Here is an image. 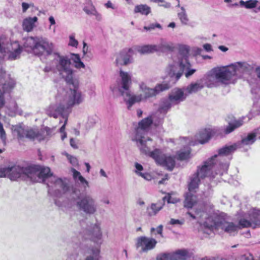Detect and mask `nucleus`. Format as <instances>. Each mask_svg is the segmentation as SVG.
Segmentation results:
<instances>
[{"mask_svg":"<svg viewBox=\"0 0 260 260\" xmlns=\"http://www.w3.org/2000/svg\"><path fill=\"white\" fill-rule=\"evenodd\" d=\"M120 93L123 97L124 102L127 105V108L128 109H129L134 104L144 101L142 98V95H140V94H133L131 93L130 90L124 91L120 89Z\"/></svg>","mask_w":260,"mask_h":260,"instance_id":"obj_18","label":"nucleus"},{"mask_svg":"<svg viewBox=\"0 0 260 260\" xmlns=\"http://www.w3.org/2000/svg\"><path fill=\"white\" fill-rule=\"evenodd\" d=\"M22 6V11L23 13H25L26 11L31 7H34V4L32 3H27L25 2H23L21 4Z\"/></svg>","mask_w":260,"mask_h":260,"instance_id":"obj_56","label":"nucleus"},{"mask_svg":"<svg viewBox=\"0 0 260 260\" xmlns=\"http://www.w3.org/2000/svg\"><path fill=\"white\" fill-rule=\"evenodd\" d=\"M83 10L87 15L94 16L97 20H101V15L96 11L95 8L92 5L85 7Z\"/></svg>","mask_w":260,"mask_h":260,"instance_id":"obj_33","label":"nucleus"},{"mask_svg":"<svg viewBox=\"0 0 260 260\" xmlns=\"http://www.w3.org/2000/svg\"><path fill=\"white\" fill-rule=\"evenodd\" d=\"M54 49V45L46 38H38L37 47L34 49V54L37 55H49L52 54Z\"/></svg>","mask_w":260,"mask_h":260,"instance_id":"obj_14","label":"nucleus"},{"mask_svg":"<svg viewBox=\"0 0 260 260\" xmlns=\"http://www.w3.org/2000/svg\"><path fill=\"white\" fill-rule=\"evenodd\" d=\"M204 226L207 230L205 231V233L208 234H210L214 230H221L230 235H234L239 229L238 225L233 222L228 221L221 215L209 217L204 222Z\"/></svg>","mask_w":260,"mask_h":260,"instance_id":"obj_4","label":"nucleus"},{"mask_svg":"<svg viewBox=\"0 0 260 260\" xmlns=\"http://www.w3.org/2000/svg\"><path fill=\"white\" fill-rule=\"evenodd\" d=\"M68 159L69 160L70 163L74 166H76L78 164V160L77 159L73 156H71L70 155L67 154V155Z\"/></svg>","mask_w":260,"mask_h":260,"instance_id":"obj_55","label":"nucleus"},{"mask_svg":"<svg viewBox=\"0 0 260 260\" xmlns=\"http://www.w3.org/2000/svg\"><path fill=\"white\" fill-rule=\"evenodd\" d=\"M238 148V144H234L230 146H225L218 150V154H215L211 158L217 162V160H221L224 156H226L233 153Z\"/></svg>","mask_w":260,"mask_h":260,"instance_id":"obj_20","label":"nucleus"},{"mask_svg":"<svg viewBox=\"0 0 260 260\" xmlns=\"http://www.w3.org/2000/svg\"><path fill=\"white\" fill-rule=\"evenodd\" d=\"M204 87L203 79H200L195 82H192L186 87H184L187 95L196 93L202 89Z\"/></svg>","mask_w":260,"mask_h":260,"instance_id":"obj_22","label":"nucleus"},{"mask_svg":"<svg viewBox=\"0 0 260 260\" xmlns=\"http://www.w3.org/2000/svg\"><path fill=\"white\" fill-rule=\"evenodd\" d=\"M28 171L29 178L32 182H45L48 180L50 184L47 183V185L49 191H54L56 196L59 194L56 191L59 192V193H64L69 190V180L67 178L62 179L53 176L49 167L37 165L29 166Z\"/></svg>","mask_w":260,"mask_h":260,"instance_id":"obj_3","label":"nucleus"},{"mask_svg":"<svg viewBox=\"0 0 260 260\" xmlns=\"http://www.w3.org/2000/svg\"><path fill=\"white\" fill-rule=\"evenodd\" d=\"M116 61L117 65H127L132 62V58L128 53L122 52L117 56Z\"/></svg>","mask_w":260,"mask_h":260,"instance_id":"obj_26","label":"nucleus"},{"mask_svg":"<svg viewBox=\"0 0 260 260\" xmlns=\"http://www.w3.org/2000/svg\"><path fill=\"white\" fill-rule=\"evenodd\" d=\"M184 223V220L183 219H175L173 218H171L170 221V224L173 225H181Z\"/></svg>","mask_w":260,"mask_h":260,"instance_id":"obj_51","label":"nucleus"},{"mask_svg":"<svg viewBox=\"0 0 260 260\" xmlns=\"http://www.w3.org/2000/svg\"><path fill=\"white\" fill-rule=\"evenodd\" d=\"M15 84V80L10 75L6 74L3 69L0 70V109L5 103L3 94L13 88Z\"/></svg>","mask_w":260,"mask_h":260,"instance_id":"obj_10","label":"nucleus"},{"mask_svg":"<svg viewBox=\"0 0 260 260\" xmlns=\"http://www.w3.org/2000/svg\"><path fill=\"white\" fill-rule=\"evenodd\" d=\"M121 78L120 85L118 87V90L120 92V89L127 91L129 90V87L132 84L131 76L127 73L123 71H120Z\"/></svg>","mask_w":260,"mask_h":260,"instance_id":"obj_21","label":"nucleus"},{"mask_svg":"<svg viewBox=\"0 0 260 260\" xmlns=\"http://www.w3.org/2000/svg\"><path fill=\"white\" fill-rule=\"evenodd\" d=\"M162 229L163 226L162 225H159L156 229L157 233L160 235L161 237H163Z\"/></svg>","mask_w":260,"mask_h":260,"instance_id":"obj_62","label":"nucleus"},{"mask_svg":"<svg viewBox=\"0 0 260 260\" xmlns=\"http://www.w3.org/2000/svg\"><path fill=\"white\" fill-rule=\"evenodd\" d=\"M180 9L181 12L178 13V17L182 24L187 25L189 21V18L187 16L186 10L183 7H181Z\"/></svg>","mask_w":260,"mask_h":260,"instance_id":"obj_42","label":"nucleus"},{"mask_svg":"<svg viewBox=\"0 0 260 260\" xmlns=\"http://www.w3.org/2000/svg\"><path fill=\"white\" fill-rule=\"evenodd\" d=\"M158 28L161 29V26L159 23L151 24L148 26H144V29L147 31H151L155 29V28Z\"/></svg>","mask_w":260,"mask_h":260,"instance_id":"obj_50","label":"nucleus"},{"mask_svg":"<svg viewBox=\"0 0 260 260\" xmlns=\"http://www.w3.org/2000/svg\"><path fill=\"white\" fill-rule=\"evenodd\" d=\"M12 129L13 134L20 139L26 138L31 140L41 141L45 138L43 132L37 128L24 129L22 126L17 125L13 126Z\"/></svg>","mask_w":260,"mask_h":260,"instance_id":"obj_8","label":"nucleus"},{"mask_svg":"<svg viewBox=\"0 0 260 260\" xmlns=\"http://www.w3.org/2000/svg\"><path fill=\"white\" fill-rule=\"evenodd\" d=\"M217 165L216 161L213 160V158H210L204 162V165L201 167H198L197 172V174L200 178H204L206 177H214V174L212 170Z\"/></svg>","mask_w":260,"mask_h":260,"instance_id":"obj_16","label":"nucleus"},{"mask_svg":"<svg viewBox=\"0 0 260 260\" xmlns=\"http://www.w3.org/2000/svg\"><path fill=\"white\" fill-rule=\"evenodd\" d=\"M38 18L35 16L33 17H27L24 18L22 22V27L24 31L27 32L31 31L36 27L35 23L37 22Z\"/></svg>","mask_w":260,"mask_h":260,"instance_id":"obj_23","label":"nucleus"},{"mask_svg":"<svg viewBox=\"0 0 260 260\" xmlns=\"http://www.w3.org/2000/svg\"><path fill=\"white\" fill-rule=\"evenodd\" d=\"M29 167L23 168L17 165L0 169V177H7L12 180H15L19 178L24 179L29 178Z\"/></svg>","mask_w":260,"mask_h":260,"instance_id":"obj_7","label":"nucleus"},{"mask_svg":"<svg viewBox=\"0 0 260 260\" xmlns=\"http://www.w3.org/2000/svg\"><path fill=\"white\" fill-rule=\"evenodd\" d=\"M192 192L189 191L185 196L184 205V207L188 208H191L197 202L196 196L194 195Z\"/></svg>","mask_w":260,"mask_h":260,"instance_id":"obj_29","label":"nucleus"},{"mask_svg":"<svg viewBox=\"0 0 260 260\" xmlns=\"http://www.w3.org/2000/svg\"><path fill=\"white\" fill-rule=\"evenodd\" d=\"M254 69L253 63L247 61H239L229 66H217L208 73L206 86L208 88L216 87L220 85H228L234 83V76L241 77L244 74L249 73Z\"/></svg>","mask_w":260,"mask_h":260,"instance_id":"obj_1","label":"nucleus"},{"mask_svg":"<svg viewBox=\"0 0 260 260\" xmlns=\"http://www.w3.org/2000/svg\"><path fill=\"white\" fill-rule=\"evenodd\" d=\"M258 3V2L257 0H248L247 1L241 0L239 2V5L245 9H251L256 8Z\"/></svg>","mask_w":260,"mask_h":260,"instance_id":"obj_40","label":"nucleus"},{"mask_svg":"<svg viewBox=\"0 0 260 260\" xmlns=\"http://www.w3.org/2000/svg\"><path fill=\"white\" fill-rule=\"evenodd\" d=\"M0 139L2 140L4 145H6V134L4 129L3 124L0 122Z\"/></svg>","mask_w":260,"mask_h":260,"instance_id":"obj_47","label":"nucleus"},{"mask_svg":"<svg viewBox=\"0 0 260 260\" xmlns=\"http://www.w3.org/2000/svg\"><path fill=\"white\" fill-rule=\"evenodd\" d=\"M160 46H156L154 45H148L143 46H139L137 48V51L141 54H145L152 53L154 51H157V50L160 49Z\"/></svg>","mask_w":260,"mask_h":260,"instance_id":"obj_25","label":"nucleus"},{"mask_svg":"<svg viewBox=\"0 0 260 260\" xmlns=\"http://www.w3.org/2000/svg\"><path fill=\"white\" fill-rule=\"evenodd\" d=\"M169 253L172 260H186L188 254L185 249L178 250L175 252Z\"/></svg>","mask_w":260,"mask_h":260,"instance_id":"obj_31","label":"nucleus"},{"mask_svg":"<svg viewBox=\"0 0 260 260\" xmlns=\"http://www.w3.org/2000/svg\"><path fill=\"white\" fill-rule=\"evenodd\" d=\"M189 67L190 64L185 56L178 62H174L169 66L168 73L171 77H175L176 80H178L185 70L188 69Z\"/></svg>","mask_w":260,"mask_h":260,"instance_id":"obj_12","label":"nucleus"},{"mask_svg":"<svg viewBox=\"0 0 260 260\" xmlns=\"http://www.w3.org/2000/svg\"><path fill=\"white\" fill-rule=\"evenodd\" d=\"M254 71L257 77L260 79V66H256L254 68Z\"/></svg>","mask_w":260,"mask_h":260,"instance_id":"obj_63","label":"nucleus"},{"mask_svg":"<svg viewBox=\"0 0 260 260\" xmlns=\"http://www.w3.org/2000/svg\"><path fill=\"white\" fill-rule=\"evenodd\" d=\"M86 233L92 238H95L96 240H100L102 237V232L99 224H94L91 230H86Z\"/></svg>","mask_w":260,"mask_h":260,"instance_id":"obj_27","label":"nucleus"},{"mask_svg":"<svg viewBox=\"0 0 260 260\" xmlns=\"http://www.w3.org/2000/svg\"><path fill=\"white\" fill-rule=\"evenodd\" d=\"M96 123L95 119L92 116H89L84 122V127L86 131H88L94 127Z\"/></svg>","mask_w":260,"mask_h":260,"instance_id":"obj_44","label":"nucleus"},{"mask_svg":"<svg viewBox=\"0 0 260 260\" xmlns=\"http://www.w3.org/2000/svg\"><path fill=\"white\" fill-rule=\"evenodd\" d=\"M67 121H68V119L67 118H66V120H64V122L63 124L61 126V127L59 129L60 133H61V138L62 140H63L65 138H67V136L66 133L64 132L65 127H66V125L67 123Z\"/></svg>","mask_w":260,"mask_h":260,"instance_id":"obj_48","label":"nucleus"},{"mask_svg":"<svg viewBox=\"0 0 260 260\" xmlns=\"http://www.w3.org/2000/svg\"><path fill=\"white\" fill-rule=\"evenodd\" d=\"M157 260H172L170 253H163L157 257Z\"/></svg>","mask_w":260,"mask_h":260,"instance_id":"obj_54","label":"nucleus"},{"mask_svg":"<svg viewBox=\"0 0 260 260\" xmlns=\"http://www.w3.org/2000/svg\"><path fill=\"white\" fill-rule=\"evenodd\" d=\"M73 178L76 182L79 181L84 188L89 186L88 182L81 175V173L74 168L71 169Z\"/></svg>","mask_w":260,"mask_h":260,"instance_id":"obj_30","label":"nucleus"},{"mask_svg":"<svg viewBox=\"0 0 260 260\" xmlns=\"http://www.w3.org/2000/svg\"><path fill=\"white\" fill-rule=\"evenodd\" d=\"M135 167L136 168V170L135 171V173L137 175H139V174L141 173V171H142L143 170V166L138 163V162H135Z\"/></svg>","mask_w":260,"mask_h":260,"instance_id":"obj_57","label":"nucleus"},{"mask_svg":"<svg viewBox=\"0 0 260 260\" xmlns=\"http://www.w3.org/2000/svg\"><path fill=\"white\" fill-rule=\"evenodd\" d=\"M162 206L163 205L161 204L152 203L150 207L147 208L148 215L150 216H155L162 209Z\"/></svg>","mask_w":260,"mask_h":260,"instance_id":"obj_38","label":"nucleus"},{"mask_svg":"<svg viewBox=\"0 0 260 260\" xmlns=\"http://www.w3.org/2000/svg\"><path fill=\"white\" fill-rule=\"evenodd\" d=\"M152 122V116H149L140 121L136 130V135L133 140L136 142L142 153L151 157L157 164L166 167L171 171L175 164V159L173 157L163 154L159 149H156L153 151H150V143L152 142V139L145 136Z\"/></svg>","mask_w":260,"mask_h":260,"instance_id":"obj_2","label":"nucleus"},{"mask_svg":"<svg viewBox=\"0 0 260 260\" xmlns=\"http://www.w3.org/2000/svg\"><path fill=\"white\" fill-rule=\"evenodd\" d=\"M185 71H186L187 72L185 73V76L186 78H188L190 76H191L192 75H193L195 72V69H190V67H189L188 69H185Z\"/></svg>","mask_w":260,"mask_h":260,"instance_id":"obj_60","label":"nucleus"},{"mask_svg":"<svg viewBox=\"0 0 260 260\" xmlns=\"http://www.w3.org/2000/svg\"><path fill=\"white\" fill-rule=\"evenodd\" d=\"M187 214L189 215L190 217H191L193 219H199L201 218H203V217L205 216V218L206 217L207 214L201 211H198L197 210L195 212V214L192 213L191 212L188 211Z\"/></svg>","mask_w":260,"mask_h":260,"instance_id":"obj_45","label":"nucleus"},{"mask_svg":"<svg viewBox=\"0 0 260 260\" xmlns=\"http://www.w3.org/2000/svg\"><path fill=\"white\" fill-rule=\"evenodd\" d=\"M14 45L17 48L15 49L14 51H12L9 55V58L11 60H14L18 58L22 51V49L17 43H15Z\"/></svg>","mask_w":260,"mask_h":260,"instance_id":"obj_43","label":"nucleus"},{"mask_svg":"<svg viewBox=\"0 0 260 260\" xmlns=\"http://www.w3.org/2000/svg\"><path fill=\"white\" fill-rule=\"evenodd\" d=\"M200 177L195 173L190 177V182L188 184V190L190 191H193L199 186L200 182Z\"/></svg>","mask_w":260,"mask_h":260,"instance_id":"obj_34","label":"nucleus"},{"mask_svg":"<svg viewBox=\"0 0 260 260\" xmlns=\"http://www.w3.org/2000/svg\"><path fill=\"white\" fill-rule=\"evenodd\" d=\"M100 252L97 248L89 250L84 260H99Z\"/></svg>","mask_w":260,"mask_h":260,"instance_id":"obj_37","label":"nucleus"},{"mask_svg":"<svg viewBox=\"0 0 260 260\" xmlns=\"http://www.w3.org/2000/svg\"><path fill=\"white\" fill-rule=\"evenodd\" d=\"M56 69L67 83L73 84L74 71L71 59L67 56L58 54L55 59Z\"/></svg>","mask_w":260,"mask_h":260,"instance_id":"obj_5","label":"nucleus"},{"mask_svg":"<svg viewBox=\"0 0 260 260\" xmlns=\"http://www.w3.org/2000/svg\"><path fill=\"white\" fill-rule=\"evenodd\" d=\"M156 46H160V49L157 50V51H163L165 49H168L169 48V46L168 44H167L166 42H162L161 43H160L158 45H155Z\"/></svg>","mask_w":260,"mask_h":260,"instance_id":"obj_59","label":"nucleus"},{"mask_svg":"<svg viewBox=\"0 0 260 260\" xmlns=\"http://www.w3.org/2000/svg\"><path fill=\"white\" fill-rule=\"evenodd\" d=\"M213 131L210 128L205 129L201 131L197 135V138L201 144L207 142L211 137Z\"/></svg>","mask_w":260,"mask_h":260,"instance_id":"obj_24","label":"nucleus"},{"mask_svg":"<svg viewBox=\"0 0 260 260\" xmlns=\"http://www.w3.org/2000/svg\"><path fill=\"white\" fill-rule=\"evenodd\" d=\"M157 243L154 238L141 236L136 239V247L141 252H147L154 249Z\"/></svg>","mask_w":260,"mask_h":260,"instance_id":"obj_15","label":"nucleus"},{"mask_svg":"<svg viewBox=\"0 0 260 260\" xmlns=\"http://www.w3.org/2000/svg\"><path fill=\"white\" fill-rule=\"evenodd\" d=\"M134 11L135 13H140L146 16L151 12V9L146 5L141 4L136 6Z\"/></svg>","mask_w":260,"mask_h":260,"instance_id":"obj_35","label":"nucleus"},{"mask_svg":"<svg viewBox=\"0 0 260 260\" xmlns=\"http://www.w3.org/2000/svg\"><path fill=\"white\" fill-rule=\"evenodd\" d=\"M69 45L72 47L77 48L78 46V41L75 39L73 35H71L69 37Z\"/></svg>","mask_w":260,"mask_h":260,"instance_id":"obj_49","label":"nucleus"},{"mask_svg":"<svg viewBox=\"0 0 260 260\" xmlns=\"http://www.w3.org/2000/svg\"><path fill=\"white\" fill-rule=\"evenodd\" d=\"M39 37H28L24 42V47L27 51H32L34 53V49L37 47Z\"/></svg>","mask_w":260,"mask_h":260,"instance_id":"obj_28","label":"nucleus"},{"mask_svg":"<svg viewBox=\"0 0 260 260\" xmlns=\"http://www.w3.org/2000/svg\"><path fill=\"white\" fill-rule=\"evenodd\" d=\"M174 105H175L172 102L170 98L169 97L168 99L164 100L161 102V105L159 109V111L161 113H166Z\"/></svg>","mask_w":260,"mask_h":260,"instance_id":"obj_36","label":"nucleus"},{"mask_svg":"<svg viewBox=\"0 0 260 260\" xmlns=\"http://www.w3.org/2000/svg\"><path fill=\"white\" fill-rule=\"evenodd\" d=\"M190 149L187 147L185 150H180L177 153V158L180 160H185L189 157Z\"/></svg>","mask_w":260,"mask_h":260,"instance_id":"obj_46","label":"nucleus"},{"mask_svg":"<svg viewBox=\"0 0 260 260\" xmlns=\"http://www.w3.org/2000/svg\"><path fill=\"white\" fill-rule=\"evenodd\" d=\"M139 176H140L147 181H150L152 179V176L148 173H141L139 174Z\"/></svg>","mask_w":260,"mask_h":260,"instance_id":"obj_58","label":"nucleus"},{"mask_svg":"<svg viewBox=\"0 0 260 260\" xmlns=\"http://www.w3.org/2000/svg\"><path fill=\"white\" fill-rule=\"evenodd\" d=\"M245 118H242L238 120H235L233 123L229 124V125L225 129L226 134H229L233 132L235 128L241 126L244 122L243 119Z\"/></svg>","mask_w":260,"mask_h":260,"instance_id":"obj_39","label":"nucleus"},{"mask_svg":"<svg viewBox=\"0 0 260 260\" xmlns=\"http://www.w3.org/2000/svg\"><path fill=\"white\" fill-rule=\"evenodd\" d=\"M187 96V93L185 92L184 88H175L171 91L169 95L171 101L175 105L184 101Z\"/></svg>","mask_w":260,"mask_h":260,"instance_id":"obj_19","label":"nucleus"},{"mask_svg":"<svg viewBox=\"0 0 260 260\" xmlns=\"http://www.w3.org/2000/svg\"><path fill=\"white\" fill-rule=\"evenodd\" d=\"M219 166L222 170V172H219V174H220L221 175L223 174V172H226L228 170L229 167V164L227 162L224 163L220 162ZM215 174H218V173L216 172Z\"/></svg>","mask_w":260,"mask_h":260,"instance_id":"obj_52","label":"nucleus"},{"mask_svg":"<svg viewBox=\"0 0 260 260\" xmlns=\"http://www.w3.org/2000/svg\"><path fill=\"white\" fill-rule=\"evenodd\" d=\"M70 145H71V146L73 148H75V149H76V148H78V146H77V144H76V143L75 140L74 139L71 138V139H70Z\"/></svg>","mask_w":260,"mask_h":260,"instance_id":"obj_64","label":"nucleus"},{"mask_svg":"<svg viewBox=\"0 0 260 260\" xmlns=\"http://www.w3.org/2000/svg\"><path fill=\"white\" fill-rule=\"evenodd\" d=\"M77 208L87 215H93L98 211L96 201L91 195L85 194L79 197L76 202Z\"/></svg>","mask_w":260,"mask_h":260,"instance_id":"obj_6","label":"nucleus"},{"mask_svg":"<svg viewBox=\"0 0 260 260\" xmlns=\"http://www.w3.org/2000/svg\"><path fill=\"white\" fill-rule=\"evenodd\" d=\"M56 103L50 105L46 109L47 114L50 116L56 118L59 116H61L66 120L68 119L67 115L66 113V109L67 108L66 103L62 98L60 95H57L56 97Z\"/></svg>","mask_w":260,"mask_h":260,"instance_id":"obj_11","label":"nucleus"},{"mask_svg":"<svg viewBox=\"0 0 260 260\" xmlns=\"http://www.w3.org/2000/svg\"><path fill=\"white\" fill-rule=\"evenodd\" d=\"M256 131L257 129H255L253 133L249 134L246 137L243 139L241 144L243 145H251L255 141L256 137L260 139V134H257Z\"/></svg>","mask_w":260,"mask_h":260,"instance_id":"obj_32","label":"nucleus"},{"mask_svg":"<svg viewBox=\"0 0 260 260\" xmlns=\"http://www.w3.org/2000/svg\"><path fill=\"white\" fill-rule=\"evenodd\" d=\"M203 48L207 52H210L213 51L212 46L208 43L204 44Z\"/></svg>","mask_w":260,"mask_h":260,"instance_id":"obj_61","label":"nucleus"},{"mask_svg":"<svg viewBox=\"0 0 260 260\" xmlns=\"http://www.w3.org/2000/svg\"><path fill=\"white\" fill-rule=\"evenodd\" d=\"M164 201H167L168 203H175L177 202L178 200L176 198H173L171 197L170 194L169 193L167 196L163 198Z\"/></svg>","mask_w":260,"mask_h":260,"instance_id":"obj_53","label":"nucleus"},{"mask_svg":"<svg viewBox=\"0 0 260 260\" xmlns=\"http://www.w3.org/2000/svg\"><path fill=\"white\" fill-rule=\"evenodd\" d=\"M72 59L75 63V68L77 69H85V66L81 61L80 55L78 54H72Z\"/></svg>","mask_w":260,"mask_h":260,"instance_id":"obj_41","label":"nucleus"},{"mask_svg":"<svg viewBox=\"0 0 260 260\" xmlns=\"http://www.w3.org/2000/svg\"><path fill=\"white\" fill-rule=\"evenodd\" d=\"M61 96L66 104L67 108L78 105L84 100V96L79 90L77 89L70 90L68 92H64Z\"/></svg>","mask_w":260,"mask_h":260,"instance_id":"obj_13","label":"nucleus"},{"mask_svg":"<svg viewBox=\"0 0 260 260\" xmlns=\"http://www.w3.org/2000/svg\"><path fill=\"white\" fill-rule=\"evenodd\" d=\"M140 91L141 93L140 95H142L144 101L148 98H150L156 96L160 92L167 90L170 88V85L167 83H162L157 84L154 88H151L147 86L146 84L144 82H141L139 84Z\"/></svg>","mask_w":260,"mask_h":260,"instance_id":"obj_9","label":"nucleus"},{"mask_svg":"<svg viewBox=\"0 0 260 260\" xmlns=\"http://www.w3.org/2000/svg\"><path fill=\"white\" fill-rule=\"evenodd\" d=\"M250 221L246 219H241L239 222V228H242L252 227L255 228L260 224L258 219L260 218V210L252 209L249 211Z\"/></svg>","mask_w":260,"mask_h":260,"instance_id":"obj_17","label":"nucleus"}]
</instances>
